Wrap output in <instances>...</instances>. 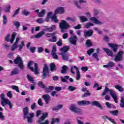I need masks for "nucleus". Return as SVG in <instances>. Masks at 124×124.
<instances>
[{
	"label": "nucleus",
	"instance_id": "1",
	"mask_svg": "<svg viewBox=\"0 0 124 124\" xmlns=\"http://www.w3.org/2000/svg\"><path fill=\"white\" fill-rule=\"evenodd\" d=\"M23 117L24 119H27L28 123L31 124L32 123V119L34 116V113H30L29 111V108L26 107L23 109Z\"/></svg>",
	"mask_w": 124,
	"mask_h": 124
},
{
	"label": "nucleus",
	"instance_id": "2",
	"mask_svg": "<svg viewBox=\"0 0 124 124\" xmlns=\"http://www.w3.org/2000/svg\"><path fill=\"white\" fill-rule=\"evenodd\" d=\"M109 93L110 95H111V97L113 98L114 102L115 103H118V95L116 93H115V91L112 89H109L108 88V87H106L104 92H103L102 94V96H104L105 95H106V93Z\"/></svg>",
	"mask_w": 124,
	"mask_h": 124
},
{
	"label": "nucleus",
	"instance_id": "3",
	"mask_svg": "<svg viewBox=\"0 0 124 124\" xmlns=\"http://www.w3.org/2000/svg\"><path fill=\"white\" fill-rule=\"evenodd\" d=\"M27 67L32 72H34L35 74H39L38 72V65L36 63H34L33 61H29L27 65Z\"/></svg>",
	"mask_w": 124,
	"mask_h": 124
},
{
	"label": "nucleus",
	"instance_id": "4",
	"mask_svg": "<svg viewBox=\"0 0 124 124\" xmlns=\"http://www.w3.org/2000/svg\"><path fill=\"white\" fill-rule=\"evenodd\" d=\"M59 28L61 29V32H65V30H68L70 28V25L65 20H62L59 24Z\"/></svg>",
	"mask_w": 124,
	"mask_h": 124
},
{
	"label": "nucleus",
	"instance_id": "5",
	"mask_svg": "<svg viewBox=\"0 0 124 124\" xmlns=\"http://www.w3.org/2000/svg\"><path fill=\"white\" fill-rule=\"evenodd\" d=\"M14 63H15V64H18V67L21 70H24V69H25V65H24L23 60H22V58L19 56V55L15 60Z\"/></svg>",
	"mask_w": 124,
	"mask_h": 124
},
{
	"label": "nucleus",
	"instance_id": "6",
	"mask_svg": "<svg viewBox=\"0 0 124 124\" xmlns=\"http://www.w3.org/2000/svg\"><path fill=\"white\" fill-rule=\"evenodd\" d=\"M69 109L73 112V113H76L77 114H83V110L79 108H77L75 104H72L71 106L69 108Z\"/></svg>",
	"mask_w": 124,
	"mask_h": 124
},
{
	"label": "nucleus",
	"instance_id": "7",
	"mask_svg": "<svg viewBox=\"0 0 124 124\" xmlns=\"http://www.w3.org/2000/svg\"><path fill=\"white\" fill-rule=\"evenodd\" d=\"M46 29H44L43 31H40L37 34L34 36V38L39 39L41 37H42L44 34H45V31H49L50 32V28L48 26H44Z\"/></svg>",
	"mask_w": 124,
	"mask_h": 124
},
{
	"label": "nucleus",
	"instance_id": "8",
	"mask_svg": "<svg viewBox=\"0 0 124 124\" xmlns=\"http://www.w3.org/2000/svg\"><path fill=\"white\" fill-rule=\"evenodd\" d=\"M16 35H17L16 32H14L12 35L11 39L10 40V34H8L5 38V40L7 42H9L10 41L11 44H13V42H14V40H15V38H16Z\"/></svg>",
	"mask_w": 124,
	"mask_h": 124
},
{
	"label": "nucleus",
	"instance_id": "9",
	"mask_svg": "<svg viewBox=\"0 0 124 124\" xmlns=\"http://www.w3.org/2000/svg\"><path fill=\"white\" fill-rule=\"evenodd\" d=\"M124 51H119L117 54V55L115 56L114 61L116 62H122L123 60H124Z\"/></svg>",
	"mask_w": 124,
	"mask_h": 124
},
{
	"label": "nucleus",
	"instance_id": "10",
	"mask_svg": "<svg viewBox=\"0 0 124 124\" xmlns=\"http://www.w3.org/2000/svg\"><path fill=\"white\" fill-rule=\"evenodd\" d=\"M49 74V69L48 68V66H47V64H45L43 70V79H45L46 77H47V75Z\"/></svg>",
	"mask_w": 124,
	"mask_h": 124
},
{
	"label": "nucleus",
	"instance_id": "11",
	"mask_svg": "<svg viewBox=\"0 0 124 124\" xmlns=\"http://www.w3.org/2000/svg\"><path fill=\"white\" fill-rule=\"evenodd\" d=\"M51 56L55 60H59V56L57 55V47L56 46H53L51 51Z\"/></svg>",
	"mask_w": 124,
	"mask_h": 124
},
{
	"label": "nucleus",
	"instance_id": "12",
	"mask_svg": "<svg viewBox=\"0 0 124 124\" xmlns=\"http://www.w3.org/2000/svg\"><path fill=\"white\" fill-rule=\"evenodd\" d=\"M87 3V0H78V1L77 0L74 1L75 5L77 7V8H78V9H81V8H82V7L79 4V3Z\"/></svg>",
	"mask_w": 124,
	"mask_h": 124
},
{
	"label": "nucleus",
	"instance_id": "13",
	"mask_svg": "<svg viewBox=\"0 0 124 124\" xmlns=\"http://www.w3.org/2000/svg\"><path fill=\"white\" fill-rule=\"evenodd\" d=\"M84 37H90L93 36V31L90 29L89 31L85 30L84 31Z\"/></svg>",
	"mask_w": 124,
	"mask_h": 124
},
{
	"label": "nucleus",
	"instance_id": "14",
	"mask_svg": "<svg viewBox=\"0 0 124 124\" xmlns=\"http://www.w3.org/2000/svg\"><path fill=\"white\" fill-rule=\"evenodd\" d=\"M69 41L70 43L73 44L75 46H76V43L77 42V36H74L69 38Z\"/></svg>",
	"mask_w": 124,
	"mask_h": 124
},
{
	"label": "nucleus",
	"instance_id": "15",
	"mask_svg": "<svg viewBox=\"0 0 124 124\" xmlns=\"http://www.w3.org/2000/svg\"><path fill=\"white\" fill-rule=\"evenodd\" d=\"M92 106H95L101 110H103V107L101 106L100 103L98 101H94L91 103Z\"/></svg>",
	"mask_w": 124,
	"mask_h": 124
},
{
	"label": "nucleus",
	"instance_id": "16",
	"mask_svg": "<svg viewBox=\"0 0 124 124\" xmlns=\"http://www.w3.org/2000/svg\"><path fill=\"white\" fill-rule=\"evenodd\" d=\"M77 103L79 106H85V105H89L91 103L89 101L82 100L78 101Z\"/></svg>",
	"mask_w": 124,
	"mask_h": 124
},
{
	"label": "nucleus",
	"instance_id": "17",
	"mask_svg": "<svg viewBox=\"0 0 124 124\" xmlns=\"http://www.w3.org/2000/svg\"><path fill=\"white\" fill-rule=\"evenodd\" d=\"M19 41H20V38L19 37H16V42L12 46L11 51H15V50H16V49H17V48L18 47L17 46V44L18 42H19Z\"/></svg>",
	"mask_w": 124,
	"mask_h": 124
},
{
	"label": "nucleus",
	"instance_id": "18",
	"mask_svg": "<svg viewBox=\"0 0 124 124\" xmlns=\"http://www.w3.org/2000/svg\"><path fill=\"white\" fill-rule=\"evenodd\" d=\"M89 20L96 25H102V22L99 21V20L96 19L95 17H92Z\"/></svg>",
	"mask_w": 124,
	"mask_h": 124
},
{
	"label": "nucleus",
	"instance_id": "19",
	"mask_svg": "<svg viewBox=\"0 0 124 124\" xmlns=\"http://www.w3.org/2000/svg\"><path fill=\"white\" fill-rule=\"evenodd\" d=\"M55 14H63L64 13V8L63 7H59L55 11Z\"/></svg>",
	"mask_w": 124,
	"mask_h": 124
},
{
	"label": "nucleus",
	"instance_id": "20",
	"mask_svg": "<svg viewBox=\"0 0 124 124\" xmlns=\"http://www.w3.org/2000/svg\"><path fill=\"white\" fill-rule=\"evenodd\" d=\"M63 108V105L60 104L55 107H54L52 108V111H56L58 112V111H60V110H62Z\"/></svg>",
	"mask_w": 124,
	"mask_h": 124
},
{
	"label": "nucleus",
	"instance_id": "21",
	"mask_svg": "<svg viewBox=\"0 0 124 124\" xmlns=\"http://www.w3.org/2000/svg\"><path fill=\"white\" fill-rule=\"evenodd\" d=\"M42 98L44 99L46 103L48 104L49 103V101H50V98H51V97H50L49 94H46L43 95Z\"/></svg>",
	"mask_w": 124,
	"mask_h": 124
},
{
	"label": "nucleus",
	"instance_id": "22",
	"mask_svg": "<svg viewBox=\"0 0 124 124\" xmlns=\"http://www.w3.org/2000/svg\"><path fill=\"white\" fill-rule=\"evenodd\" d=\"M113 66H115V63L111 61L108 62V64L104 65L103 66V67H104L105 68H111V67H113Z\"/></svg>",
	"mask_w": 124,
	"mask_h": 124
},
{
	"label": "nucleus",
	"instance_id": "23",
	"mask_svg": "<svg viewBox=\"0 0 124 124\" xmlns=\"http://www.w3.org/2000/svg\"><path fill=\"white\" fill-rule=\"evenodd\" d=\"M80 20L81 23H85V22H88L89 21V18L87 16H79Z\"/></svg>",
	"mask_w": 124,
	"mask_h": 124
},
{
	"label": "nucleus",
	"instance_id": "24",
	"mask_svg": "<svg viewBox=\"0 0 124 124\" xmlns=\"http://www.w3.org/2000/svg\"><path fill=\"white\" fill-rule=\"evenodd\" d=\"M108 46L113 49L114 52H117V50H118V45L115 44H108Z\"/></svg>",
	"mask_w": 124,
	"mask_h": 124
},
{
	"label": "nucleus",
	"instance_id": "25",
	"mask_svg": "<svg viewBox=\"0 0 124 124\" xmlns=\"http://www.w3.org/2000/svg\"><path fill=\"white\" fill-rule=\"evenodd\" d=\"M59 55H61L63 61H67V60H68V55H67V53L62 52L61 53H60Z\"/></svg>",
	"mask_w": 124,
	"mask_h": 124
},
{
	"label": "nucleus",
	"instance_id": "26",
	"mask_svg": "<svg viewBox=\"0 0 124 124\" xmlns=\"http://www.w3.org/2000/svg\"><path fill=\"white\" fill-rule=\"evenodd\" d=\"M69 69L68 67L66 65H63L62 66V70H61V73L62 74H66L67 73V70Z\"/></svg>",
	"mask_w": 124,
	"mask_h": 124
},
{
	"label": "nucleus",
	"instance_id": "27",
	"mask_svg": "<svg viewBox=\"0 0 124 124\" xmlns=\"http://www.w3.org/2000/svg\"><path fill=\"white\" fill-rule=\"evenodd\" d=\"M103 50L106 52V54L109 57H113V52L110 49L106 48H104Z\"/></svg>",
	"mask_w": 124,
	"mask_h": 124
},
{
	"label": "nucleus",
	"instance_id": "28",
	"mask_svg": "<svg viewBox=\"0 0 124 124\" xmlns=\"http://www.w3.org/2000/svg\"><path fill=\"white\" fill-rule=\"evenodd\" d=\"M69 46H65L60 48V51L61 52H63V53H67V51H68V50H69Z\"/></svg>",
	"mask_w": 124,
	"mask_h": 124
},
{
	"label": "nucleus",
	"instance_id": "29",
	"mask_svg": "<svg viewBox=\"0 0 124 124\" xmlns=\"http://www.w3.org/2000/svg\"><path fill=\"white\" fill-rule=\"evenodd\" d=\"M0 98L2 100V101L1 102V105H2V106L4 107V106H5V104H4V103L8 99H6L5 98H4V94L3 93L1 94Z\"/></svg>",
	"mask_w": 124,
	"mask_h": 124
},
{
	"label": "nucleus",
	"instance_id": "30",
	"mask_svg": "<svg viewBox=\"0 0 124 124\" xmlns=\"http://www.w3.org/2000/svg\"><path fill=\"white\" fill-rule=\"evenodd\" d=\"M57 14L56 13L51 16V21L54 23H58L59 19L57 18Z\"/></svg>",
	"mask_w": 124,
	"mask_h": 124
},
{
	"label": "nucleus",
	"instance_id": "31",
	"mask_svg": "<svg viewBox=\"0 0 124 124\" xmlns=\"http://www.w3.org/2000/svg\"><path fill=\"white\" fill-rule=\"evenodd\" d=\"M105 105L108 108H113L114 109H116V106L113 105V104L109 103V102H106Z\"/></svg>",
	"mask_w": 124,
	"mask_h": 124
},
{
	"label": "nucleus",
	"instance_id": "32",
	"mask_svg": "<svg viewBox=\"0 0 124 124\" xmlns=\"http://www.w3.org/2000/svg\"><path fill=\"white\" fill-rule=\"evenodd\" d=\"M114 88H115V89H116V90H118L119 91V92H120L121 93H123L124 91V87L122 86H121L118 84L115 85L114 86Z\"/></svg>",
	"mask_w": 124,
	"mask_h": 124
},
{
	"label": "nucleus",
	"instance_id": "33",
	"mask_svg": "<svg viewBox=\"0 0 124 124\" xmlns=\"http://www.w3.org/2000/svg\"><path fill=\"white\" fill-rule=\"evenodd\" d=\"M19 73V70L17 68H15L11 72V76L17 75Z\"/></svg>",
	"mask_w": 124,
	"mask_h": 124
},
{
	"label": "nucleus",
	"instance_id": "34",
	"mask_svg": "<svg viewBox=\"0 0 124 124\" xmlns=\"http://www.w3.org/2000/svg\"><path fill=\"white\" fill-rule=\"evenodd\" d=\"M45 14H46V10H42V11L39 13L38 17H44V16H45Z\"/></svg>",
	"mask_w": 124,
	"mask_h": 124
},
{
	"label": "nucleus",
	"instance_id": "35",
	"mask_svg": "<svg viewBox=\"0 0 124 124\" xmlns=\"http://www.w3.org/2000/svg\"><path fill=\"white\" fill-rule=\"evenodd\" d=\"M50 71L53 72V71H54V70H57V68L56 67V65L54 63H51L50 64Z\"/></svg>",
	"mask_w": 124,
	"mask_h": 124
},
{
	"label": "nucleus",
	"instance_id": "36",
	"mask_svg": "<svg viewBox=\"0 0 124 124\" xmlns=\"http://www.w3.org/2000/svg\"><path fill=\"white\" fill-rule=\"evenodd\" d=\"M62 82H64L65 83H67V79H69V76H65L64 77H61Z\"/></svg>",
	"mask_w": 124,
	"mask_h": 124
},
{
	"label": "nucleus",
	"instance_id": "37",
	"mask_svg": "<svg viewBox=\"0 0 124 124\" xmlns=\"http://www.w3.org/2000/svg\"><path fill=\"white\" fill-rule=\"evenodd\" d=\"M109 114H111L112 115V116H118L119 114V110H110L109 111Z\"/></svg>",
	"mask_w": 124,
	"mask_h": 124
},
{
	"label": "nucleus",
	"instance_id": "38",
	"mask_svg": "<svg viewBox=\"0 0 124 124\" xmlns=\"http://www.w3.org/2000/svg\"><path fill=\"white\" fill-rule=\"evenodd\" d=\"M10 8H11V5H7L5 6V9L4 10V12L7 13L9 12V13H10Z\"/></svg>",
	"mask_w": 124,
	"mask_h": 124
},
{
	"label": "nucleus",
	"instance_id": "39",
	"mask_svg": "<svg viewBox=\"0 0 124 124\" xmlns=\"http://www.w3.org/2000/svg\"><path fill=\"white\" fill-rule=\"evenodd\" d=\"M8 23V18L6 15L3 16V25H7Z\"/></svg>",
	"mask_w": 124,
	"mask_h": 124
},
{
	"label": "nucleus",
	"instance_id": "40",
	"mask_svg": "<svg viewBox=\"0 0 124 124\" xmlns=\"http://www.w3.org/2000/svg\"><path fill=\"white\" fill-rule=\"evenodd\" d=\"M4 104L5 105H6V104H7L9 106L10 109H12V108H13L12 103H11V102L9 99H8L6 102H4Z\"/></svg>",
	"mask_w": 124,
	"mask_h": 124
},
{
	"label": "nucleus",
	"instance_id": "41",
	"mask_svg": "<svg viewBox=\"0 0 124 124\" xmlns=\"http://www.w3.org/2000/svg\"><path fill=\"white\" fill-rule=\"evenodd\" d=\"M24 46H25V41H22L21 43V44L18 46V51L20 52L22 51Z\"/></svg>",
	"mask_w": 124,
	"mask_h": 124
},
{
	"label": "nucleus",
	"instance_id": "42",
	"mask_svg": "<svg viewBox=\"0 0 124 124\" xmlns=\"http://www.w3.org/2000/svg\"><path fill=\"white\" fill-rule=\"evenodd\" d=\"M27 78L29 81L31 82V83H34V78H32L31 76V75H27Z\"/></svg>",
	"mask_w": 124,
	"mask_h": 124
},
{
	"label": "nucleus",
	"instance_id": "43",
	"mask_svg": "<svg viewBox=\"0 0 124 124\" xmlns=\"http://www.w3.org/2000/svg\"><path fill=\"white\" fill-rule=\"evenodd\" d=\"M120 106L121 108H124V97L122 96L121 98Z\"/></svg>",
	"mask_w": 124,
	"mask_h": 124
},
{
	"label": "nucleus",
	"instance_id": "44",
	"mask_svg": "<svg viewBox=\"0 0 124 124\" xmlns=\"http://www.w3.org/2000/svg\"><path fill=\"white\" fill-rule=\"evenodd\" d=\"M93 26H94V25L93 24V23L87 22L85 25V28H86V29H90L91 27H93Z\"/></svg>",
	"mask_w": 124,
	"mask_h": 124
},
{
	"label": "nucleus",
	"instance_id": "45",
	"mask_svg": "<svg viewBox=\"0 0 124 124\" xmlns=\"http://www.w3.org/2000/svg\"><path fill=\"white\" fill-rule=\"evenodd\" d=\"M52 14H53V13L52 12H49L47 13V15L46 17V22H48L49 21V19H51L52 17Z\"/></svg>",
	"mask_w": 124,
	"mask_h": 124
},
{
	"label": "nucleus",
	"instance_id": "46",
	"mask_svg": "<svg viewBox=\"0 0 124 124\" xmlns=\"http://www.w3.org/2000/svg\"><path fill=\"white\" fill-rule=\"evenodd\" d=\"M38 86H39L40 88H41V89H45L46 88L45 84H44L42 81H39L38 83Z\"/></svg>",
	"mask_w": 124,
	"mask_h": 124
},
{
	"label": "nucleus",
	"instance_id": "47",
	"mask_svg": "<svg viewBox=\"0 0 124 124\" xmlns=\"http://www.w3.org/2000/svg\"><path fill=\"white\" fill-rule=\"evenodd\" d=\"M22 14L23 15H24V16H29L30 14H31V12L28 11V10L24 9L22 11Z\"/></svg>",
	"mask_w": 124,
	"mask_h": 124
},
{
	"label": "nucleus",
	"instance_id": "48",
	"mask_svg": "<svg viewBox=\"0 0 124 124\" xmlns=\"http://www.w3.org/2000/svg\"><path fill=\"white\" fill-rule=\"evenodd\" d=\"M12 89L13 90H15L17 93H20V90H19V87L18 86H16L15 85H12Z\"/></svg>",
	"mask_w": 124,
	"mask_h": 124
},
{
	"label": "nucleus",
	"instance_id": "49",
	"mask_svg": "<svg viewBox=\"0 0 124 124\" xmlns=\"http://www.w3.org/2000/svg\"><path fill=\"white\" fill-rule=\"evenodd\" d=\"M92 94L90 93L89 90L87 91V93L82 95V97H87V96H90Z\"/></svg>",
	"mask_w": 124,
	"mask_h": 124
},
{
	"label": "nucleus",
	"instance_id": "50",
	"mask_svg": "<svg viewBox=\"0 0 124 124\" xmlns=\"http://www.w3.org/2000/svg\"><path fill=\"white\" fill-rule=\"evenodd\" d=\"M94 52V48H91L87 51V54L89 56H92V53Z\"/></svg>",
	"mask_w": 124,
	"mask_h": 124
},
{
	"label": "nucleus",
	"instance_id": "51",
	"mask_svg": "<svg viewBox=\"0 0 124 124\" xmlns=\"http://www.w3.org/2000/svg\"><path fill=\"white\" fill-rule=\"evenodd\" d=\"M57 29V27L55 25H52L51 27H49V32H52L53 31H55Z\"/></svg>",
	"mask_w": 124,
	"mask_h": 124
},
{
	"label": "nucleus",
	"instance_id": "52",
	"mask_svg": "<svg viewBox=\"0 0 124 124\" xmlns=\"http://www.w3.org/2000/svg\"><path fill=\"white\" fill-rule=\"evenodd\" d=\"M73 68H75V69L77 70V72L79 71L78 68L76 66H74L71 68V72H72L73 74H75V72L73 71Z\"/></svg>",
	"mask_w": 124,
	"mask_h": 124
},
{
	"label": "nucleus",
	"instance_id": "53",
	"mask_svg": "<svg viewBox=\"0 0 124 124\" xmlns=\"http://www.w3.org/2000/svg\"><path fill=\"white\" fill-rule=\"evenodd\" d=\"M13 24L15 26L16 29H19V28H20V26H21V23L18 21L14 22Z\"/></svg>",
	"mask_w": 124,
	"mask_h": 124
},
{
	"label": "nucleus",
	"instance_id": "54",
	"mask_svg": "<svg viewBox=\"0 0 124 124\" xmlns=\"http://www.w3.org/2000/svg\"><path fill=\"white\" fill-rule=\"evenodd\" d=\"M49 42H57V37L56 36H53L52 39L48 40Z\"/></svg>",
	"mask_w": 124,
	"mask_h": 124
},
{
	"label": "nucleus",
	"instance_id": "55",
	"mask_svg": "<svg viewBox=\"0 0 124 124\" xmlns=\"http://www.w3.org/2000/svg\"><path fill=\"white\" fill-rule=\"evenodd\" d=\"M86 44L88 47H91V46H93V44L92 43V42L90 40H87L86 41Z\"/></svg>",
	"mask_w": 124,
	"mask_h": 124
},
{
	"label": "nucleus",
	"instance_id": "56",
	"mask_svg": "<svg viewBox=\"0 0 124 124\" xmlns=\"http://www.w3.org/2000/svg\"><path fill=\"white\" fill-rule=\"evenodd\" d=\"M36 22L38 24H43L44 23V20H43V18H38L36 20Z\"/></svg>",
	"mask_w": 124,
	"mask_h": 124
},
{
	"label": "nucleus",
	"instance_id": "57",
	"mask_svg": "<svg viewBox=\"0 0 124 124\" xmlns=\"http://www.w3.org/2000/svg\"><path fill=\"white\" fill-rule=\"evenodd\" d=\"M93 57V58L94 59H95L97 61V62H98L99 61V58H98V55H97V53H94L93 55H92Z\"/></svg>",
	"mask_w": 124,
	"mask_h": 124
},
{
	"label": "nucleus",
	"instance_id": "58",
	"mask_svg": "<svg viewBox=\"0 0 124 124\" xmlns=\"http://www.w3.org/2000/svg\"><path fill=\"white\" fill-rule=\"evenodd\" d=\"M77 121L78 124H91V123L90 122L84 123L83 121H81L80 120H78V118H77Z\"/></svg>",
	"mask_w": 124,
	"mask_h": 124
},
{
	"label": "nucleus",
	"instance_id": "59",
	"mask_svg": "<svg viewBox=\"0 0 124 124\" xmlns=\"http://www.w3.org/2000/svg\"><path fill=\"white\" fill-rule=\"evenodd\" d=\"M68 91H70L71 92H74V91L76 90V88L73 86H70L68 87Z\"/></svg>",
	"mask_w": 124,
	"mask_h": 124
},
{
	"label": "nucleus",
	"instance_id": "60",
	"mask_svg": "<svg viewBox=\"0 0 124 124\" xmlns=\"http://www.w3.org/2000/svg\"><path fill=\"white\" fill-rule=\"evenodd\" d=\"M36 107H37V106H36V103H35L32 104V105L31 106V110H35V109H36Z\"/></svg>",
	"mask_w": 124,
	"mask_h": 124
},
{
	"label": "nucleus",
	"instance_id": "61",
	"mask_svg": "<svg viewBox=\"0 0 124 124\" xmlns=\"http://www.w3.org/2000/svg\"><path fill=\"white\" fill-rule=\"evenodd\" d=\"M66 20L67 21H71V22H75V17H74V18H72L70 17H66Z\"/></svg>",
	"mask_w": 124,
	"mask_h": 124
},
{
	"label": "nucleus",
	"instance_id": "62",
	"mask_svg": "<svg viewBox=\"0 0 124 124\" xmlns=\"http://www.w3.org/2000/svg\"><path fill=\"white\" fill-rule=\"evenodd\" d=\"M93 2H95V3H98L99 4H101L102 3V0H91Z\"/></svg>",
	"mask_w": 124,
	"mask_h": 124
},
{
	"label": "nucleus",
	"instance_id": "63",
	"mask_svg": "<svg viewBox=\"0 0 124 124\" xmlns=\"http://www.w3.org/2000/svg\"><path fill=\"white\" fill-rule=\"evenodd\" d=\"M80 78H81V76L80 75V71H78L77 72V80H79Z\"/></svg>",
	"mask_w": 124,
	"mask_h": 124
},
{
	"label": "nucleus",
	"instance_id": "64",
	"mask_svg": "<svg viewBox=\"0 0 124 124\" xmlns=\"http://www.w3.org/2000/svg\"><path fill=\"white\" fill-rule=\"evenodd\" d=\"M2 46H3L4 48L7 50H9V48H10V46L7 44H3Z\"/></svg>",
	"mask_w": 124,
	"mask_h": 124
}]
</instances>
